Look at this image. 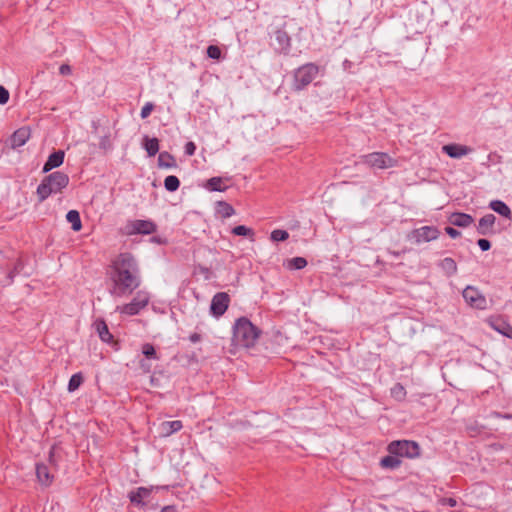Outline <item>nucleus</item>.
<instances>
[{"mask_svg": "<svg viewBox=\"0 0 512 512\" xmlns=\"http://www.w3.org/2000/svg\"><path fill=\"white\" fill-rule=\"evenodd\" d=\"M110 279L113 283L110 294L114 296L131 294L140 286V270L132 254L121 253L112 261Z\"/></svg>", "mask_w": 512, "mask_h": 512, "instance_id": "f257e3e1", "label": "nucleus"}, {"mask_svg": "<svg viewBox=\"0 0 512 512\" xmlns=\"http://www.w3.org/2000/svg\"><path fill=\"white\" fill-rule=\"evenodd\" d=\"M260 330L245 317L236 320L233 326V342L237 347L250 348L259 338Z\"/></svg>", "mask_w": 512, "mask_h": 512, "instance_id": "f03ea898", "label": "nucleus"}, {"mask_svg": "<svg viewBox=\"0 0 512 512\" xmlns=\"http://www.w3.org/2000/svg\"><path fill=\"white\" fill-rule=\"evenodd\" d=\"M68 184L69 176L66 173L56 171L45 176L36 190L39 202L45 201L52 194L61 193Z\"/></svg>", "mask_w": 512, "mask_h": 512, "instance_id": "7ed1b4c3", "label": "nucleus"}, {"mask_svg": "<svg viewBox=\"0 0 512 512\" xmlns=\"http://www.w3.org/2000/svg\"><path fill=\"white\" fill-rule=\"evenodd\" d=\"M319 74V66L315 63H306L293 71L291 89L300 92L309 86Z\"/></svg>", "mask_w": 512, "mask_h": 512, "instance_id": "20e7f679", "label": "nucleus"}, {"mask_svg": "<svg viewBox=\"0 0 512 512\" xmlns=\"http://www.w3.org/2000/svg\"><path fill=\"white\" fill-rule=\"evenodd\" d=\"M387 451L398 457L416 458L420 455L419 444L410 440L392 441L388 445Z\"/></svg>", "mask_w": 512, "mask_h": 512, "instance_id": "39448f33", "label": "nucleus"}, {"mask_svg": "<svg viewBox=\"0 0 512 512\" xmlns=\"http://www.w3.org/2000/svg\"><path fill=\"white\" fill-rule=\"evenodd\" d=\"M361 163L373 169H387L395 167L397 160L384 152H373L361 156Z\"/></svg>", "mask_w": 512, "mask_h": 512, "instance_id": "423d86ee", "label": "nucleus"}, {"mask_svg": "<svg viewBox=\"0 0 512 512\" xmlns=\"http://www.w3.org/2000/svg\"><path fill=\"white\" fill-rule=\"evenodd\" d=\"M149 301V293L141 290L135 294L131 302L121 306H117L116 311L121 314L129 316L137 315L142 309H144L148 305Z\"/></svg>", "mask_w": 512, "mask_h": 512, "instance_id": "0eeeda50", "label": "nucleus"}, {"mask_svg": "<svg viewBox=\"0 0 512 512\" xmlns=\"http://www.w3.org/2000/svg\"><path fill=\"white\" fill-rule=\"evenodd\" d=\"M48 463L49 465L45 463H38L36 465L37 479L44 486L51 485L54 479V475L51 472V469L53 467H56V460L54 458V447H52L49 451Z\"/></svg>", "mask_w": 512, "mask_h": 512, "instance_id": "6e6552de", "label": "nucleus"}, {"mask_svg": "<svg viewBox=\"0 0 512 512\" xmlns=\"http://www.w3.org/2000/svg\"><path fill=\"white\" fill-rule=\"evenodd\" d=\"M440 235V231L435 226H422L420 228L414 229L409 234V240L413 241L416 244H421L424 242H430L436 240Z\"/></svg>", "mask_w": 512, "mask_h": 512, "instance_id": "1a4fd4ad", "label": "nucleus"}, {"mask_svg": "<svg viewBox=\"0 0 512 512\" xmlns=\"http://www.w3.org/2000/svg\"><path fill=\"white\" fill-rule=\"evenodd\" d=\"M463 298L467 304L476 309H485L487 301L485 296L475 287L467 286L463 290Z\"/></svg>", "mask_w": 512, "mask_h": 512, "instance_id": "9d476101", "label": "nucleus"}, {"mask_svg": "<svg viewBox=\"0 0 512 512\" xmlns=\"http://www.w3.org/2000/svg\"><path fill=\"white\" fill-rule=\"evenodd\" d=\"M230 303V297L226 292H218L216 293L210 304V313L219 318L222 316L228 309Z\"/></svg>", "mask_w": 512, "mask_h": 512, "instance_id": "9b49d317", "label": "nucleus"}, {"mask_svg": "<svg viewBox=\"0 0 512 512\" xmlns=\"http://www.w3.org/2000/svg\"><path fill=\"white\" fill-rule=\"evenodd\" d=\"M129 226L131 227V234H152L156 231L157 226L150 220H134Z\"/></svg>", "mask_w": 512, "mask_h": 512, "instance_id": "f8f14e48", "label": "nucleus"}, {"mask_svg": "<svg viewBox=\"0 0 512 512\" xmlns=\"http://www.w3.org/2000/svg\"><path fill=\"white\" fill-rule=\"evenodd\" d=\"M442 151L449 157L460 159L472 152V148L461 144H447L442 147Z\"/></svg>", "mask_w": 512, "mask_h": 512, "instance_id": "ddd939ff", "label": "nucleus"}, {"mask_svg": "<svg viewBox=\"0 0 512 512\" xmlns=\"http://www.w3.org/2000/svg\"><path fill=\"white\" fill-rule=\"evenodd\" d=\"M31 135L28 127H21L17 129L10 138V144L12 148H18L26 144Z\"/></svg>", "mask_w": 512, "mask_h": 512, "instance_id": "4468645a", "label": "nucleus"}, {"mask_svg": "<svg viewBox=\"0 0 512 512\" xmlns=\"http://www.w3.org/2000/svg\"><path fill=\"white\" fill-rule=\"evenodd\" d=\"M152 487H138L136 490L131 491L128 494V497L132 504H135L137 506H144L145 502L144 499L148 498L152 492Z\"/></svg>", "mask_w": 512, "mask_h": 512, "instance_id": "2eb2a0df", "label": "nucleus"}, {"mask_svg": "<svg viewBox=\"0 0 512 512\" xmlns=\"http://www.w3.org/2000/svg\"><path fill=\"white\" fill-rule=\"evenodd\" d=\"M275 41L277 43V49L284 53L288 54L291 48V38L288 33L282 29H278L275 31Z\"/></svg>", "mask_w": 512, "mask_h": 512, "instance_id": "dca6fc26", "label": "nucleus"}, {"mask_svg": "<svg viewBox=\"0 0 512 512\" xmlns=\"http://www.w3.org/2000/svg\"><path fill=\"white\" fill-rule=\"evenodd\" d=\"M65 153L63 150H58L49 155L47 161L43 166V172L47 173L54 168H57L63 164Z\"/></svg>", "mask_w": 512, "mask_h": 512, "instance_id": "f3484780", "label": "nucleus"}, {"mask_svg": "<svg viewBox=\"0 0 512 512\" xmlns=\"http://www.w3.org/2000/svg\"><path fill=\"white\" fill-rule=\"evenodd\" d=\"M496 217L493 214L484 215L478 223V233L481 235H488L491 233L493 226L495 224Z\"/></svg>", "mask_w": 512, "mask_h": 512, "instance_id": "a211bd4d", "label": "nucleus"}, {"mask_svg": "<svg viewBox=\"0 0 512 512\" xmlns=\"http://www.w3.org/2000/svg\"><path fill=\"white\" fill-rule=\"evenodd\" d=\"M182 427V422L179 420L165 421L160 424V433L162 436L168 437L173 433L181 430Z\"/></svg>", "mask_w": 512, "mask_h": 512, "instance_id": "6ab92c4d", "label": "nucleus"}, {"mask_svg": "<svg viewBox=\"0 0 512 512\" xmlns=\"http://www.w3.org/2000/svg\"><path fill=\"white\" fill-rule=\"evenodd\" d=\"M438 267L447 277L454 276L457 273V264L451 257H446L439 261Z\"/></svg>", "mask_w": 512, "mask_h": 512, "instance_id": "aec40b11", "label": "nucleus"}, {"mask_svg": "<svg viewBox=\"0 0 512 512\" xmlns=\"http://www.w3.org/2000/svg\"><path fill=\"white\" fill-rule=\"evenodd\" d=\"M95 330L97 331L100 339L103 342L110 343L113 339L112 334L109 332L108 326L104 320L98 319L94 323Z\"/></svg>", "mask_w": 512, "mask_h": 512, "instance_id": "412c9836", "label": "nucleus"}, {"mask_svg": "<svg viewBox=\"0 0 512 512\" xmlns=\"http://www.w3.org/2000/svg\"><path fill=\"white\" fill-rule=\"evenodd\" d=\"M473 221V217L465 213H454L450 217L451 224L458 227H468Z\"/></svg>", "mask_w": 512, "mask_h": 512, "instance_id": "4be33fe9", "label": "nucleus"}, {"mask_svg": "<svg viewBox=\"0 0 512 512\" xmlns=\"http://www.w3.org/2000/svg\"><path fill=\"white\" fill-rule=\"evenodd\" d=\"M489 207L496 213L500 214L501 216L511 219L512 218V212L510 208L507 206L506 203H504L501 200H493L490 202Z\"/></svg>", "mask_w": 512, "mask_h": 512, "instance_id": "5701e85b", "label": "nucleus"}, {"mask_svg": "<svg viewBox=\"0 0 512 512\" xmlns=\"http://www.w3.org/2000/svg\"><path fill=\"white\" fill-rule=\"evenodd\" d=\"M400 465H401V460L399 459V457L396 455H392L390 453H389V455L383 457L380 460V466L384 469L394 470V469H397L398 467H400Z\"/></svg>", "mask_w": 512, "mask_h": 512, "instance_id": "b1692460", "label": "nucleus"}, {"mask_svg": "<svg viewBox=\"0 0 512 512\" xmlns=\"http://www.w3.org/2000/svg\"><path fill=\"white\" fill-rule=\"evenodd\" d=\"M158 165L161 168H175L177 164L170 153L163 151L158 156Z\"/></svg>", "mask_w": 512, "mask_h": 512, "instance_id": "393cba45", "label": "nucleus"}, {"mask_svg": "<svg viewBox=\"0 0 512 512\" xmlns=\"http://www.w3.org/2000/svg\"><path fill=\"white\" fill-rule=\"evenodd\" d=\"M144 148L148 154V156H155L159 151V141L157 138H144Z\"/></svg>", "mask_w": 512, "mask_h": 512, "instance_id": "a878e982", "label": "nucleus"}, {"mask_svg": "<svg viewBox=\"0 0 512 512\" xmlns=\"http://www.w3.org/2000/svg\"><path fill=\"white\" fill-rule=\"evenodd\" d=\"M66 219L69 223H71L72 229L74 231H80L82 228L80 214L76 210H70L66 214Z\"/></svg>", "mask_w": 512, "mask_h": 512, "instance_id": "bb28decb", "label": "nucleus"}, {"mask_svg": "<svg viewBox=\"0 0 512 512\" xmlns=\"http://www.w3.org/2000/svg\"><path fill=\"white\" fill-rule=\"evenodd\" d=\"M492 327L502 335L512 338V326L502 320H497L492 323Z\"/></svg>", "mask_w": 512, "mask_h": 512, "instance_id": "cd10ccee", "label": "nucleus"}, {"mask_svg": "<svg viewBox=\"0 0 512 512\" xmlns=\"http://www.w3.org/2000/svg\"><path fill=\"white\" fill-rule=\"evenodd\" d=\"M307 260L303 257H294L287 261V268L290 270H300L306 267Z\"/></svg>", "mask_w": 512, "mask_h": 512, "instance_id": "c85d7f7f", "label": "nucleus"}, {"mask_svg": "<svg viewBox=\"0 0 512 512\" xmlns=\"http://www.w3.org/2000/svg\"><path fill=\"white\" fill-rule=\"evenodd\" d=\"M179 186H180V181L174 175L167 176L164 180V187L169 192L176 191L179 188Z\"/></svg>", "mask_w": 512, "mask_h": 512, "instance_id": "c756f323", "label": "nucleus"}, {"mask_svg": "<svg viewBox=\"0 0 512 512\" xmlns=\"http://www.w3.org/2000/svg\"><path fill=\"white\" fill-rule=\"evenodd\" d=\"M82 382H83V376L81 373L73 374L68 383V387H67L68 391L74 392L75 390H77L80 387Z\"/></svg>", "mask_w": 512, "mask_h": 512, "instance_id": "7c9ffc66", "label": "nucleus"}, {"mask_svg": "<svg viewBox=\"0 0 512 512\" xmlns=\"http://www.w3.org/2000/svg\"><path fill=\"white\" fill-rule=\"evenodd\" d=\"M391 395L396 400L401 401L406 396V390L402 384L397 383L391 388Z\"/></svg>", "mask_w": 512, "mask_h": 512, "instance_id": "2f4dec72", "label": "nucleus"}, {"mask_svg": "<svg viewBox=\"0 0 512 512\" xmlns=\"http://www.w3.org/2000/svg\"><path fill=\"white\" fill-rule=\"evenodd\" d=\"M232 233L237 236H247L253 239L254 231L244 225H238L232 229Z\"/></svg>", "mask_w": 512, "mask_h": 512, "instance_id": "473e14b6", "label": "nucleus"}, {"mask_svg": "<svg viewBox=\"0 0 512 512\" xmlns=\"http://www.w3.org/2000/svg\"><path fill=\"white\" fill-rule=\"evenodd\" d=\"M289 238V233L286 230L275 229L270 234V239L274 242L285 241Z\"/></svg>", "mask_w": 512, "mask_h": 512, "instance_id": "72a5a7b5", "label": "nucleus"}, {"mask_svg": "<svg viewBox=\"0 0 512 512\" xmlns=\"http://www.w3.org/2000/svg\"><path fill=\"white\" fill-rule=\"evenodd\" d=\"M223 181L220 177H212L208 180V187L212 191H223L225 188L222 186Z\"/></svg>", "mask_w": 512, "mask_h": 512, "instance_id": "f704fd0d", "label": "nucleus"}, {"mask_svg": "<svg viewBox=\"0 0 512 512\" xmlns=\"http://www.w3.org/2000/svg\"><path fill=\"white\" fill-rule=\"evenodd\" d=\"M207 55L211 59L218 60L221 57V50L218 46L210 45L207 48Z\"/></svg>", "mask_w": 512, "mask_h": 512, "instance_id": "c9c22d12", "label": "nucleus"}, {"mask_svg": "<svg viewBox=\"0 0 512 512\" xmlns=\"http://www.w3.org/2000/svg\"><path fill=\"white\" fill-rule=\"evenodd\" d=\"M220 206L222 207L221 213L225 218H228V217H231L232 215H234L235 210L230 204H228L226 202H221Z\"/></svg>", "mask_w": 512, "mask_h": 512, "instance_id": "e433bc0d", "label": "nucleus"}, {"mask_svg": "<svg viewBox=\"0 0 512 512\" xmlns=\"http://www.w3.org/2000/svg\"><path fill=\"white\" fill-rule=\"evenodd\" d=\"M142 353L147 358H156V351L152 344H149V343L144 344L142 347Z\"/></svg>", "mask_w": 512, "mask_h": 512, "instance_id": "4c0bfd02", "label": "nucleus"}, {"mask_svg": "<svg viewBox=\"0 0 512 512\" xmlns=\"http://www.w3.org/2000/svg\"><path fill=\"white\" fill-rule=\"evenodd\" d=\"M99 147L104 151H109L112 149V142L109 135L101 137Z\"/></svg>", "mask_w": 512, "mask_h": 512, "instance_id": "58836bf2", "label": "nucleus"}, {"mask_svg": "<svg viewBox=\"0 0 512 512\" xmlns=\"http://www.w3.org/2000/svg\"><path fill=\"white\" fill-rule=\"evenodd\" d=\"M153 109H154V105H153V103H151V102H147V103L142 107V109H141V113H140L141 118H142V119L147 118V117L151 114V112H152V110H153Z\"/></svg>", "mask_w": 512, "mask_h": 512, "instance_id": "ea45409f", "label": "nucleus"}, {"mask_svg": "<svg viewBox=\"0 0 512 512\" xmlns=\"http://www.w3.org/2000/svg\"><path fill=\"white\" fill-rule=\"evenodd\" d=\"M9 100V91L4 87L0 86V104L4 105Z\"/></svg>", "mask_w": 512, "mask_h": 512, "instance_id": "a19ab883", "label": "nucleus"}, {"mask_svg": "<svg viewBox=\"0 0 512 512\" xmlns=\"http://www.w3.org/2000/svg\"><path fill=\"white\" fill-rule=\"evenodd\" d=\"M477 244L482 251H488L491 248L490 241L484 238L479 239Z\"/></svg>", "mask_w": 512, "mask_h": 512, "instance_id": "79ce46f5", "label": "nucleus"}, {"mask_svg": "<svg viewBox=\"0 0 512 512\" xmlns=\"http://www.w3.org/2000/svg\"><path fill=\"white\" fill-rule=\"evenodd\" d=\"M196 151V145L194 142L192 141H189L185 144V153L188 155V156H192L194 155Z\"/></svg>", "mask_w": 512, "mask_h": 512, "instance_id": "37998d69", "label": "nucleus"}, {"mask_svg": "<svg viewBox=\"0 0 512 512\" xmlns=\"http://www.w3.org/2000/svg\"><path fill=\"white\" fill-rule=\"evenodd\" d=\"M445 231L446 233L451 237V238H457L461 235L460 231H458L457 229L453 228V227H446L445 228Z\"/></svg>", "mask_w": 512, "mask_h": 512, "instance_id": "c03bdc74", "label": "nucleus"}, {"mask_svg": "<svg viewBox=\"0 0 512 512\" xmlns=\"http://www.w3.org/2000/svg\"><path fill=\"white\" fill-rule=\"evenodd\" d=\"M23 268V264L22 262H18L15 267H14V270L12 272L9 273V277L10 279H12L16 274H18Z\"/></svg>", "mask_w": 512, "mask_h": 512, "instance_id": "a18cd8bd", "label": "nucleus"}, {"mask_svg": "<svg viewBox=\"0 0 512 512\" xmlns=\"http://www.w3.org/2000/svg\"><path fill=\"white\" fill-rule=\"evenodd\" d=\"M59 72L62 75H69L71 73V67L67 64H62L59 68Z\"/></svg>", "mask_w": 512, "mask_h": 512, "instance_id": "49530a36", "label": "nucleus"}, {"mask_svg": "<svg viewBox=\"0 0 512 512\" xmlns=\"http://www.w3.org/2000/svg\"><path fill=\"white\" fill-rule=\"evenodd\" d=\"M189 340L192 342V343H197L201 340V335L198 334V333H193L189 336Z\"/></svg>", "mask_w": 512, "mask_h": 512, "instance_id": "de8ad7c7", "label": "nucleus"}, {"mask_svg": "<svg viewBox=\"0 0 512 512\" xmlns=\"http://www.w3.org/2000/svg\"><path fill=\"white\" fill-rule=\"evenodd\" d=\"M445 502L450 507H455L457 505V501L453 498H448L445 500Z\"/></svg>", "mask_w": 512, "mask_h": 512, "instance_id": "09e8293b", "label": "nucleus"}, {"mask_svg": "<svg viewBox=\"0 0 512 512\" xmlns=\"http://www.w3.org/2000/svg\"><path fill=\"white\" fill-rule=\"evenodd\" d=\"M161 512H176V508L174 506H165L161 509Z\"/></svg>", "mask_w": 512, "mask_h": 512, "instance_id": "8fccbe9b", "label": "nucleus"}, {"mask_svg": "<svg viewBox=\"0 0 512 512\" xmlns=\"http://www.w3.org/2000/svg\"><path fill=\"white\" fill-rule=\"evenodd\" d=\"M503 417H504V418H506V419H511V418H512V415H510V414H506V415H504Z\"/></svg>", "mask_w": 512, "mask_h": 512, "instance_id": "3c124183", "label": "nucleus"}]
</instances>
